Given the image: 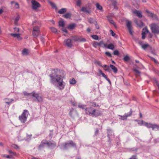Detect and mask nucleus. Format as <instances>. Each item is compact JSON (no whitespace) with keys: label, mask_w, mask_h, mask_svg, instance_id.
Instances as JSON below:
<instances>
[{"label":"nucleus","mask_w":159,"mask_h":159,"mask_svg":"<svg viewBox=\"0 0 159 159\" xmlns=\"http://www.w3.org/2000/svg\"><path fill=\"white\" fill-rule=\"evenodd\" d=\"M49 76L51 77V81L53 84L55 83L56 82L57 83L63 80L62 77L60 75H57L55 73L51 74Z\"/></svg>","instance_id":"obj_1"},{"label":"nucleus","mask_w":159,"mask_h":159,"mask_svg":"<svg viewBox=\"0 0 159 159\" xmlns=\"http://www.w3.org/2000/svg\"><path fill=\"white\" fill-rule=\"evenodd\" d=\"M23 93L25 96H32L36 98V99L34 100L35 101L36 100H37L38 102H40L43 101V98L41 96H40L38 93H36L34 92L33 91L32 93H27L26 92H24Z\"/></svg>","instance_id":"obj_2"},{"label":"nucleus","mask_w":159,"mask_h":159,"mask_svg":"<svg viewBox=\"0 0 159 159\" xmlns=\"http://www.w3.org/2000/svg\"><path fill=\"white\" fill-rule=\"evenodd\" d=\"M72 147L76 148V144L72 141L71 140L61 144V149L67 150L68 148Z\"/></svg>","instance_id":"obj_3"},{"label":"nucleus","mask_w":159,"mask_h":159,"mask_svg":"<svg viewBox=\"0 0 159 159\" xmlns=\"http://www.w3.org/2000/svg\"><path fill=\"white\" fill-rule=\"evenodd\" d=\"M29 114L28 111L26 110H24L21 115L19 116V119L22 123H24L26 121Z\"/></svg>","instance_id":"obj_4"},{"label":"nucleus","mask_w":159,"mask_h":159,"mask_svg":"<svg viewBox=\"0 0 159 159\" xmlns=\"http://www.w3.org/2000/svg\"><path fill=\"white\" fill-rule=\"evenodd\" d=\"M152 32L154 34H159V24L152 23L150 25Z\"/></svg>","instance_id":"obj_5"},{"label":"nucleus","mask_w":159,"mask_h":159,"mask_svg":"<svg viewBox=\"0 0 159 159\" xmlns=\"http://www.w3.org/2000/svg\"><path fill=\"white\" fill-rule=\"evenodd\" d=\"M71 39L72 40L75 42H85L86 40L84 38L76 35L72 36Z\"/></svg>","instance_id":"obj_6"},{"label":"nucleus","mask_w":159,"mask_h":159,"mask_svg":"<svg viewBox=\"0 0 159 159\" xmlns=\"http://www.w3.org/2000/svg\"><path fill=\"white\" fill-rule=\"evenodd\" d=\"M40 32L39 28L38 26H34L33 28L32 35L34 37H37Z\"/></svg>","instance_id":"obj_7"},{"label":"nucleus","mask_w":159,"mask_h":159,"mask_svg":"<svg viewBox=\"0 0 159 159\" xmlns=\"http://www.w3.org/2000/svg\"><path fill=\"white\" fill-rule=\"evenodd\" d=\"M133 113V111L131 109H130L129 112L128 113H125L123 116L119 115V116L120 117V119L122 120H126L128 117L131 116Z\"/></svg>","instance_id":"obj_8"},{"label":"nucleus","mask_w":159,"mask_h":159,"mask_svg":"<svg viewBox=\"0 0 159 159\" xmlns=\"http://www.w3.org/2000/svg\"><path fill=\"white\" fill-rule=\"evenodd\" d=\"M31 2L32 4V7L34 10H36L40 6L39 3L34 0H32Z\"/></svg>","instance_id":"obj_9"},{"label":"nucleus","mask_w":159,"mask_h":159,"mask_svg":"<svg viewBox=\"0 0 159 159\" xmlns=\"http://www.w3.org/2000/svg\"><path fill=\"white\" fill-rule=\"evenodd\" d=\"M64 43L66 46L68 47L71 48L72 46V40L70 39L64 40Z\"/></svg>","instance_id":"obj_10"},{"label":"nucleus","mask_w":159,"mask_h":159,"mask_svg":"<svg viewBox=\"0 0 159 159\" xmlns=\"http://www.w3.org/2000/svg\"><path fill=\"white\" fill-rule=\"evenodd\" d=\"M94 111V109L90 107L86 108L85 110V111L87 114L90 115L92 116V114Z\"/></svg>","instance_id":"obj_11"},{"label":"nucleus","mask_w":159,"mask_h":159,"mask_svg":"<svg viewBox=\"0 0 159 159\" xmlns=\"http://www.w3.org/2000/svg\"><path fill=\"white\" fill-rule=\"evenodd\" d=\"M69 115L71 117L74 118L76 116L78 115V113L76 110L73 108H71L69 112Z\"/></svg>","instance_id":"obj_12"},{"label":"nucleus","mask_w":159,"mask_h":159,"mask_svg":"<svg viewBox=\"0 0 159 159\" xmlns=\"http://www.w3.org/2000/svg\"><path fill=\"white\" fill-rule=\"evenodd\" d=\"M57 86L58 87V89L60 90H62L63 89L65 86V83L64 82L63 80H61V81L57 83Z\"/></svg>","instance_id":"obj_13"},{"label":"nucleus","mask_w":159,"mask_h":159,"mask_svg":"<svg viewBox=\"0 0 159 159\" xmlns=\"http://www.w3.org/2000/svg\"><path fill=\"white\" fill-rule=\"evenodd\" d=\"M131 24V23L130 21H127L126 23V26L128 28L130 34L131 35H132L133 32L132 31V27Z\"/></svg>","instance_id":"obj_14"},{"label":"nucleus","mask_w":159,"mask_h":159,"mask_svg":"<svg viewBox=\"0 0 159 159\" xmlns=\"http://www.w3.org/2000/svg\"><path fill=\"white\" fill-rule=\"evenodd\" d=\"M102 114V113L101 111L94 109V111L92 114V116H93L97 117L101 115Z\"/></svg>","instance_id":"obj_15"},{"label":"nucleus","mask_w":159,"mask_h":159,"mask_svg":"<svg viewBox=\"0 0 159 159\" xmlns=\"http://www.w3.org/2000/svg\"><path fill=\"white\" fill-rule=\"evenodd\" d=\"M81 11L83 12L88 14H90L91 12L90 9H88L87 7H82Z\"/></svg>","instance_id":"obj_16"},{"label":"nucleus","mask_w":159,"mask_h":159,"mask_svg":"<svg viewBox=\"0 0 159 159\" xmlns=\"http://www.w3.org/2000/svg\"><path fill=\"white\" fill-rule=\"evenodd\" d=\"M46 143L48 146L52 148H55L56 146V143L53 141L46 142Z\"/></svg>","instance_id":"obj_17"},{"label":"nucleus","mask_w":159,"mask_h":159,"mask_svg":"<svg viewBox=\"0 0 159 159\" xmlns=\"http://www.w3.org/2000/svg\"><path fill=\"white\" fill-rule=\"evenodd\" d=\"M143 30H145V31H144L142 33V38L143 39H144L145 38V35H146V34L149 31L148 30V29H147V27H145L143 29Z\"/></svg>","instance_id":"obj_18"},{"label":"nucleus","mask_w":159,"mask_h":159,"mask_svg":"<svg viewBox=\"0 0 159 159\" xmlns=\"http://www.w3.org/2000/svg\"><path fill=\"white\" fill-rule=\"evenodd\" d=\"M10 35L16 38L19 40H20L22 39V38L20 36V34H19L11 33L10 34Z\"/></svg>","instance_id":"obj_19"},{"label":"nucleus","mask_w":159,"mask_h":159,"mask_svg":"<svg viewBox=\"0 0 159 159\" xmlns=\"http://www.w3.org/2000/svg\"><path fill=\"white\" fill-rule=\"evenodd\" d=\"M134 13L136 14L137 16L140 18H141L143 17L141 12L140 11L135 10L134 11Z\"/></svg>","instance_id":"obj_20"},{"label":"nucleus","mask_w":159,"mask_h":159,"mask_svg":"<svg viewBox=\"0 0 159 159\" xmlns=\"http://www.w3.org/2000/svg\"><path fill=\"white\" fill-rule=\"evenodd\" d=\"M134 22L137 25L140 27H142L144 25L143 23L141 21H140L139 22L137 20L135 19Z\"/></svg>","instance_id":"obj_21"},{"label":"nucleus","mask_w":159,"mask_h":159,"mask_svg":"<svg viewBox=\"0 0 159 159\" xmlns=\"http://www.w3.org/2000/svg\"><path fill=\"white\" fill-rule=\"evenodd\" d=\"M75 27L76 24L75 23H73L68 25L67 28L68 29L72 30L74 29Z\"/></svg>","instance_id":"obj_22"},{"label":"nucleus","mask_w":159,"mask_h":159,"mask_svg":"<svg viewBox=\"0 0 159 159\" xmlns=\"http://www.w3.org/2000/svg\"><path fill=\"white\" fill-rule=\"evenodd\" d=\"M112 132H113L112 131L111 129H107V136L109 138V141L110 140L111 136L112 135Z\"/></svg>","instance_id":"obj_23"},{"label":"nucleus","mask_w":159,"mask_h":159,"mask_svg":"<svg viewBox=\"0 0 159 159\" xmlns=\"http://www.w3.org/2000/svg\"><path fill=\"white\" fill-rule=\"evenodd\" d=\"M110 67L111 69L112 70H113L114 72L115 73H116L118 71V70L117 68L114 65L111 64L110 65Z\"/></svg>","instance_id":"obj_24"},{"label":"nucleus","mask_w":159,"mask_h":159,"mask_svg":"<svg viewBox=\"0 0 159 159\" xmlns=\"http://www.w3.org/2000/svg\"><path fill=\"white\" fill-rule=\"evenodd\" d=\"M152 129L153 130H159V125L156 124H153Z\"/></svg>","instance_id":"obj_25"},{"label":"nucleus","mask_w":159,"mask_h":159,"mask_svg":"<svg viewBox=\"0 0 159 159\" xmlns=\"http://www.w3.org/2000/svg\"><path fill=\"white\" fill-rule=\"evenodd\" d=\"M66 11L67 9L66 8H62L58 11V13L60 14H63Z\"/></svg>","instance_id":"obj_26"},{"label":"nucleus","mask_w":159,"mask_h":159,"mask_svg":"<svg viewBox=\"0 0 159 159\" xmlns=\"http://www.w3.org/2000/svg\"><path fill=\"white\" fill-rule=\"evenodd\" d=\"M148 47L151 48V47L148 44H144L141 46L142 48L144 50H145Z\"/></svg>","instance_id":"obj_27"},{"label":"nucleus","mask_w":159,"mask_h":159,"mask_svg":"<svg viewBox=\"0 0 159 159\" xmlns=\"http://www.w3.org/2000/svg\"><path fill=\"white\" fill-rule=\"evenodd\" d=\"M145 11L147 13L148 16L151 17H152L153 16V14H154L153 13H152V12L149 11L147 9H146L145 10Z\"/></svg>","instance_id":"obj_28"},{"label":"nucleus","mask_w":159,"mask_h":159,"mask_svg":"<svg viewBox=\"0 0 159 159\" xmlns=\"http://www.w3.org/2000/svg\"><path fill=\"white\" fill-rule=\"evenodd\" d=\"M22 53L23 55H27L28 54V49L26 48L22 50Z\"/></svg>","instance_id":"obj_29"},{"label":"nucleus","mask_w":159,"mask_h":159,"mask_svg":"<svg viewBox=\"0 0 159 159\" xmlns=\"http://www.w3.org/2000/svg\"><path fill=\"white\" fill-rule=\"evenodd\" d=\"M133 71L135 72V75L136 76H139L140 74V72L136 68L133 69Z\"/></svg>","instance_id":"obj_30"},{"label":"nucleus","mask_w":159,"mask_h":159,"mask_svg":"<svg viewBox=\"0 0 159 159\" xmlns=\"http://www.w3.org/2000/svg\"><path fill=\"white\" fill-rule=\"evenodd\" d=\"M144 125L148 128H152L153 124L151 123H148L147 122H145Z\"/></svg>","instance_id":"obj_31"},{"label":"nucleus","mask_w":159,"mask_h":159,"mask_svg":"<svg viewBox=\"0 0 159 159\" xmlns=\"http://www.w3.org/2000/svg\"><path fill=\"white\" fill-rule=\"evenodd\" d=\"M107 48L109 49L113 50L114 48V46L113 44L110 43L108 45Z\"/></svg>","instance_id":"obj_32"},{"label":"nucleus","mask_w":159,"mask_h":159,"mask_svg":"<svg viewBox=\"0 0 159 159\" xmlns=\"http://www.w3.org/2000/svg\"><path fill=\"white\" fill-rule=\"evenodd\" d=\"M89 22L91 24H94L96 21L92 18H90L88 20Z\"/></svg>","instance_id":"obj_33"},{"label":"nucleus","mask_w":159,"mask_h":159,"mask_svg":"<svg viewBox=\"0 0 159 159\" xmlns=\"http://www.w3.org/2000/svg\"><path fill=\"white\" fill-rule=\"evenodd\" d=\"M45 140H43L41 143L39 145V148H41L44 147L45 144H46Z\"/></svg>","instance_id":"obj_34"},{"label":"nucleus","mask_w":159,"mask_h":159,"mask_svg":"<svg viewBox=\"0 0 159 159\" xmlns=\"http://www.w3.org/2000/svg\"><path fill=\"white\" fill-rule=\"evenodd\" d=\"M65 23L63 20H60L59 22V26L60 27H64Z\"/></svg>","instance_id":"obj_35"},{"label":"nucleus","mask_w":159,"mask_h":159,"mask_svg":"<svg viewBox=\"0 0 159 159\" xmlns=\"http://www.w3.org/2000/svg\"><path fill=\"white\" fill-rule=\"evenodd\" d=\"M66 18H68L71 16V14L69 13H67L64 15L63 16Z\"/></svg>","instance_id":"obj_36"},{"label":"nucleus","mask_w":159,"mask_h":159,"mask_svg":"<svg viewBox=\"0 0 159 159\" xmlns=\"http://www.w3.org/2000/svg\"><path fill=\"white\" fill-rule=\"evenodd\" d=\"M123 60L125 62H127L130 60V58L128 55H126L123 58Z\"/></svg>","instance_id":"obj_37"},{"label":"nucleus","mask_w":159,"mask_h":159,"mask_svg":"<svg viewBox=\"0 0 159 159\" xmlns=\"http://www.w3.org/2000/svg\"><path fill=\"white\" fill-rule=\"evenodd\" d=\"M96 7L99 10H102V7L98 3H97L96 4Z\"/></svg>","instance_id":"obj_38"},{"label":"nucleus","mask_w":159,"mask_h":159,"mask_svg":"<svg viewBox=\"0 0 159 159\" xmlns=\"http://www.w3.org/2000/svg\"><path fill=\"white\" fill-rule=\"evenodd\" d=\"M70 83L71 84H74L76 83V81L75 79L72 78L70 79Z\"/></svg>","instance_id":"obj_39"},{"label":"nucleus","mask_w":159,"mask_h":159,"mask_svg":"<svg viewBox=\"0 0 159 159\" xmlns=\"http://www.w3.org/2000/svg\"><path fill=\"white\" fill-rule=\"evenodd\" d=\"M51 30L54 33H56L57 32V30L54 27H51L50 28Z\"/></svg>","instance_id":"obj_40"},{"label":"nucleus","mask_w":159,"mask_h":159,"mask_svg":"<svg viewBox=\"0 0 159 159\" xmlns=\"http://www.w3.org/2000/svg\"><path fill=\"white\" fill-rule=\"evenodd\" d=\"M109 21L110 23L112 24L115 26V27L116 28L115 23L114 20H113L112 19L111 20L110 19V21Z\"/></svg>","instance_id":"obj_41"},{"label":"nucleus","mask_w":159,"mask_h":159,"mask_svg":"<svg viewBox=\"0 0 159 159\" xmlns=\"http://www.w3.org/2000/svg\"><path fill=\"white\" fill-rule=\"evenodd\" d=\"M92 38L95 40H98V36L96 35H93L92 36Z\"/></svg>","instance_id":"obj_42"},{"label":"nucleus","mask_w":159,"mask_h":159,"mask_svg":"<svg viewBox=\"0 0 159 159\" xmlns=\"http://www.w3.org/2000/svg\"><path fill=\"white\" fill-rule=\"evenodd\" d=\"M106 55L109 57H112L111 54L109 52H105Z\"/></svg>","instance_id":"obj_43"},{"label":"nucleus","mask_w":159,"mask_h":159,"mask_svg":"<svg viewBox=\"0 0 159 159\" xmlns=\"http://www.w3.org/2000/svg\"><path fill=\"white\" fill-rule=\"evenodd\" d=\"M76 4L77 6L80 7L81 4V1L80 0H77L76 1Z\"/></svg>","instance_id":"obj_44"},{"label":"nucleus","mask_w":159,"mask_h":159,"mask_svg":"<svg viewBox=\"0 0 159 159\" xmlns=\"http://www.w3.org/2000/svg\"><path fill=\"white\" fill-rule=\"evenodd\" d=\"M49 3L52 7L57 8V6L54 3L51 2H50Z\"/></svg>","instance_id":"obj_45"},{"label":"nucleus","mask_w":159,"mask_h":159,"mask_svg":"<svg viewBox=\"0 0 159 159\" xmlns=\"http://www.w3.org/2000/svg\"><path fill=\"white\" fill-rule=\"evenodd\" d=\"M119 52L117 50H115L113 52V54L114 55L118 56L119 55Z\"/></svg>","instance_id":"obj_46"},{"label":"nucleus","mask_w":159,"mask_h":159,"mask_svg":"<svg viewBox=\"0 0 159 159\" xmlns=\"http://www.w3.org/2000/svg\"><path fill=\"white\" fill-rule=\"evenodd\" d=\"M93 46L96 48L97 46H99L98 43L97 42H94L93 43Z\"/></svg>","instance_id":"obj_47"},{"label":"nucleus","mask_w":159,"mask_h":159,"mask_svg":"<svg viewBox=\"0 0 159 159\" xmlns=\"http://www.w3.org/2000/svg\"><path fill=\"white\" fill-rule=\"evenodd\" d=\"M14 7L16 9L19 8V3L17 2H16V3H15V4Z\"/></svg>","instance_id":"obj_48"},{"label":"nucleus","mask_w":159,"mask_h":159,"mask_svg":"<svg viewBox=\"0 0 159 159\" xmlns=\"http://www.w3.org/2000/svg\"><path fill=\"white\" fill-rule=\"evenodd\" d=\"M10 100V101L9 102H6L5 103L8 105H10L12 102L14 101V100L13 99H11Z\"/></svg>","instance_id":"obj_49"},{"label":"nucleus","mask_w":159,"mask_h":159,"mask_svg":"<svg viewBox=\"0 0 159 159\" xmlns=\"http://www.w3.org/2000/svg\"><path fill=\"white\" fill-rule=\"evenodd\" d=\"M151 18L154 20H157V16L154 14H153V15Z\"/></svg>","instance_id":"obj_50"},{"label":"nucleus","mask_w":159,"mask_h":159,"mask_svg":"<svg viewBox=\"0 0 159 159\" xmlns=\"http://www.w3.org/2000/svg\"><path fill=\"white\" fill-rule=\"evenodd\" d=\"M103 44H104V43L103 41H101L98 43V45L99 46L103 47Z\"/></svg>","instance_id":"obj_51"},{"label":"nucleus","mask_w":159,"mask_h":159,"mask_svg":"<svg viewBox=\"0 0 159 159\" xmlns=\"http://www.w3.org/2000/svg\"><path fill=\"white\" fill-rule=\"evenodd\" d=\"M110 32L112 36H114L116 35V34L113 32L112 30H110Z\"/></svg>","instance_id":"obj_52"},{"label":"nucleus","mask_w":159,"mask_h":159,"mask_svg":"<svg viewBox=\"0 0 159 159\" xmlns=\"http://www.w3.org/2000/svg\"><path fill=\"white\" fill-rule=\"evenodd\" d=\"M14 31L16 32H18L20 31L19 29L18 28L15 27L14 28Z\"/></svg>","instance_id":"obj_53"},{"label":"nucleus","mask_w":159,"mask_h":159,"mask_svg":"<svg viewBox=\"0 0 159 159\" xmlns=\"http://www.w3.org/2000/svg\"><path fill=\"white\" fill-rule=\"evenodd\" d=\"M95 63H97L99 66H102V63L100 61H96L95 62Z\"/></svg>","instance_id":"obj_54"},{"label":"nucleus","mask_w":159,"mask_h":159,"mask_svg":"<svg viewBox=\"0 0 159 159\" xmlns=\"http://www.w3.org/2000/svg\"><path fill=\"white\" fill-rule=\"evenodd\" d=\"M94 24L95 25L96 28L97 29H99V25H98L97 22H96Z\"/></svg>","instance_id":"obj_55"},{"label":"nucleus","mask_w":159,"mask_h":159,"mask_svg":"<svg viewBox=\"0 0 159 159\" xmlns=\"http://www.w3.org/2000/svg\"><path fill=\"white\" fill-rule=\"evenodd\" d=\"M91 105L93 107H96L97 105L95 102H92L91 103ZM97 106H99L98 105H97Z\"/></svg>","instance_id":"obj_56"},{"label":"nucleus","mask_w":159,"mask_h":159,"mask_svg":"<svg viewBox=\"0 0 159 159\" xmlns=\"http://www.w3.org/2000/svg\"><path fill=\"white\" fill-rule=\"evenodd\" d=\"M129 159H137V158L136 156L133 155Z\"/></svg>","instance_id":"obj_57"},{"label":"nucleus","mask_w":159,"mask_h":159,"mask_svg":"<svg viewBox=\"0 0 159 159\" xmlns=\"http://www.w3.org/2000/svg\"><path fill=\"white\" fill-rule=\"evenodd\" d=\"M85 107V106L84 105H78V107L79 108H82V109H84Z\"/></svg>","instance_id":"obj_58"},{"label":"nucleus","mask_w":159,"mask_h":159,"mask_svg":"<svg viewBox=\"0 0 159 159\" xmlns=\"http://www.w3.org/2000/svg\"><path fill=\"white\" fill-rule=\"evenodd\" d=\"M19 19H20L19 16H17L15 20V21L18 22V20H19Z\"/></svg>","instance_id":"obj_59"},{"label":"nucleus","mask_w":159,"mask_h":159,"mask_svg":"<svg viewBox=\"0 0 159 159\" xmlns=\"http://www.w3.org/2000/svg\"><path fill=\"white\" fill-rule=\"evenodd\" d=\"M4 156L7 158H11L12 157L11 156H10L8 155H4Z\"/></svg>","instance_id":"obj_60"},{"label":"nucleus","mask_w":159,"mask_h":159,"mask_svg":"<svg viewBox=\"0 0 159 159\" xmlns=\"http://www.w3.org/2000/svg\"><path fill=\"white\" fill-rule=\"evenodd\" d=\"M139 44L142 46V45H143L144 44L143 43V42L142 41H139L138 42Z\"/></svg>","instance_id":"obj_61"},{"label":"nucleus","mask_w":159,"mask_h":159,"mask_svg":"<svg viewBox=\"0 0 159 159\" xmlns=\"http://www.w3.org/2000/svg\"><path fill=\"white\" fill-rule=\"evenodd\" d=\"M62 30L63 31L65 32L66 33H67V31L66 29L62 28Z\"/></svg>","instance_id":"obj_62"},{"label":"nucleus","mask_w":159,"mask_h":159,"mask_svg":"<svg viewBox=\"0 0 159 159\" xmlns=\"http://www.w3.org/2000/svg\"><path fill=\"white\" fill-rule=\"evenodd\" d=\"M105 70L106 71H109V70H110V67L107 66V67L105 69Z\"/></svg>","instance_id":"obj_63"},{"label":"nucleus","mask_w":159,"mask_h":159,"mask_svg":"<svg viewBox=\"0 0 159 159\" xmlns=\"http://www.w3.org/2000/svg\"><path fill=\"white\" fill-rule=\"evenodd\" d=\"M107 19L108 21H110V20H111L112 19V17H111L110 16H108L107 17Z\"/></svg>","instance_id":"obj_64"}]
</instances>
